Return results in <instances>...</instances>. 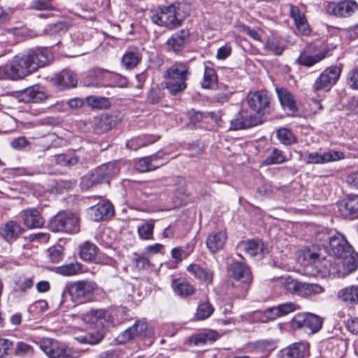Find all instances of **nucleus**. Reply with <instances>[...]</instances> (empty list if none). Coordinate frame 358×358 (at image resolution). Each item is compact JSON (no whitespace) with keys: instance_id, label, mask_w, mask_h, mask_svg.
Masks as SVG:
<instances>
[{"instance_id":"obj_1","label":"nucleus","mask_w":358,"mask_h":358,"mask_svg":"<svg viewBox=\"0 0 358 358\" xmlns=\"http://www.w3.org/2000/svg\"><path fill=\"white\" fill-rule=\"evenodd\" d=\"M52 59V55L47 48L29 50L26 54L17 55L9 63L0 66V80L22 79L46 66Z\"/></svg>"},{"instance_id":"obj_2","label":"nucleus","mask_w":358,"mask_h":358,"mask_svg":"<svg viewBox=\"0 0 358 358\" xmlns=\"http://www.w3.org/2000/svg\"><path fill=\"white\" fill-rule=\"evenodd\" d=\"M299 261L306 267L311 268L314 274L322 278L331 276L341 277V266L337 265L336 259L329 256H322L315 251V247L302 250L299 255Z\"/></svg>"},{"instance_id":"obj_3","label":"nucleus","mask_w":358,"mask_h":358,"mask_svg":"<svg viewBox=\"0 0 358 358\" xmlns=\"http://www.w3.org/2000/svg\"><path fill=\"white\" fill-rule=\"evenodd\" d=\"M189 12V6L187 4L182 2H175L160 7L159 11L154 13L151 20L155 24L172 29L181 24Z\"/></svg>"},{"instance_id":"obj_4","label":"nucleus","mask_w":358,"mask_h":358,"mask_svg":"<svg viewBox=\"0 0 358 358\" xmlns=\"http://www.w3.org/2000/svg\"><path fill=\"white\" fill-rule=\"evenodd\" d=\"M315 241L320 251L322 248L327 252L334 255L335 259H339L351 251L352 245L345 236L336 231L324 229L316 234Z\"/></svg>"},{"instance_id":"obj_5","label":"nucleus","mask_w":358,"mask_h":358,"mask_svg":"<svg viewBox=\"0 0 358 358\" xmlns=\"http://www.w3.org/2000/svg\"><path fill=\"white\" fill-rule=\"evenodd\" d=\"M189 74V67L185 63H174L164 74L165 87L171 95L182 94L187 88L186 81Z\"/></svg>"},{"instance_id":"obj_6","label":"nucleus","mask_w":358,"mask_h":358,"mask_svg":"<svg viewBox=\"0 0 358 358\" xmlns=\"http://www.w3.org/2000/svg\"><path fill=\"white\" fill-rule=\"evenodd\" d=\"M40 348L50 358H80L87 350L69 348L66 344L50 338H43Z\"/></svg>"},{"instance_id":"obj_7","label":"nucleus","mask_w":358,"mask_h":358,"mask_svg":"<svg viewBox=\"0 0 358 358\" xmlns=\"http://www.w3.org/2000/svg\"><path fill=\"white\" fill-rule=\"evenodd\" d=\"M97 289L98 285L95 282L83 280L67 283L64 292L70 295L73 301L85 303L93 298Z\"/></svg>"},{"instance_id":"obj_8","label":"nucleus","mask_w":358,"mask_h":358,"mask_svg":"<svg viewBox=\"0 0 358 358\" xmlns=\"http://www.w3.org/2000/svg\"><path fill=\"white\" fill-rule=\"evenodd\" d=\"M48 227L54 232L76 234L80 231V218L72 212H60L50 220Z\"/></svg>"},{"instance_id":"obj_9","label":"nucleus","mask_w":358,"mask_h":358,"mask_svg":"<svg viewBox=\"0 0 358 358\" xmlns=\"http://www.w3.org/2000/svg\"><path fill=\"white\" fill-rule=\"evenodd\" d=\"M229 272L232 286L240 287L244 296L252 279L250 268L245 264L236 262L231 265Z\"/></svg>"},{"instance_id":"obj_10","label":"nucleus","mask_w":358,"mask_h":358,"mask_svg":"<svg viewBox=\"0 0 358 358\" xmlns=\"http://www.w3.org/2000/svg\"><path fill=\"white\" fill-rule=\"evenodd\" d=\"M283 287L289 293L300 296H308L324 292V289L318 284H310L299 282L290 277L282 278Z\"/></svg>"},{"instance_id":"obj_11","label":"nucleus","mask_w":358,"mask_h":358,"mask_svg":"<svg viewBox=\"0 0 358 358\" xmlns=\"http://www.w3.org/2000/svg\"><path fill=\"white\" fill-rule=\"evenodd\" d=\"M342 70V64L331 66L324 70L312 85L313 92L329 90L338 80Z\"/></svg>"},{"instance_id":"obj_12","label":"nucleus","mask_w":358,"mask_h":358,"mask_svg":"<svg viewBox=\"0 0 358 358\" xmlns=\"http://www.w3.org/2000/svg\"><path fill=\"white\" fill-rule=\"evenodd\" d=\"M247 102L250 109L257 116L262 122V117L269 112L270 97L267 92L259 90L250 92L247 96Z\"/></svg>"},{"instance_id":"obj_13","label":"nucleus","mask_w":358,"mask_h":358,"mask_svg":"<svg viewBox=\"0 0 358 358\" xmlns=\"http://www.w3.org/2000/svg\"><path fill=\"white\" fill-rule=\"evenodd\" d=\"M322 324V322L320 317L308 313L296 314L291 321L292 329H303L310 334L318 331Z\"/></svg>"},{"instance_id":"obj_14","label":"nucleus","mask_w":358,"mask_h":358,"mask_svg":"<svg viewBox=\"0 0 358 358\" xmlns=\"http://www.w3.org/2000/svg\"><path fill=\"white\" fill-rule=\"evenodd\" d=\"M153 331L145 321H137L133 326L122 332L116 338L117 343H124L136 337H150Z\"/></svg>"},{"instance_id":"obj_15","label":"nucleus","mask_w":358,"mask_h":358,"mask_svg":"<svg viewBox=\"0 0 358 358\" xmlns=\"http://www.w3.org/2000/svg\"><path fill=\"white\" fill-rule=\"evenodd\" d=\"M346 352V343L343 339L331 338L322 344V358H342Z\"/></svg>"},{"instance_id":"obj_16","label":"nucleus","mask_w":358,"mask_h":358,"mask_svg":"<svg viewBox=\"0 0 358 358\" xmlns=\"http://www.w3.org/2000/svg\"><path fill=\"white\" fill-rule=\"evenodd\" d=\"M15 98L22 103H40L48 99V95L38 85H33L15 92Z\"/></svg>"},{"instance_id":"obj_17","label":"nucleus","mask_w":358,"mask_h":358,"mask_svg":"<svg viewBox=\"0 0 358 358\" xmlns=\"http://www.w3.org/2000/svg\"><path fill=\"white\" fill-rule=\"evenodd\" d=\"M358 10V3L355 0H343L328 5L327 11L338 17H349Z\"/></svg>"},{"instance_id":"obj_18","label":"nucleus","mask_w":358,"mask_h":358,"mask_svg":"<svg viewBox=\"0 0 358 358\" xmlns=\"http://www.w3.org/2000/svg\"><path fill=\"white\" fill-rule=\"evenodd\" d=\"M260 124V119L247 110H241L230 122V129L239 130Z\"/></svg>"},{"instance_id":"obj_19","label":"nucleus","mask_w":358,"mask_h":358,"mask_svg":"<svg viewBox=\"0 0 358 358\" xmlns=\"http://www.w3.org/2000/svg\"><path fill=\"white\" fill-rule=\"evenodd\" d=\"M120 172V167L116 162L103 164L94 171L93 180L101 182H109V180L116 176Z\"/></svg>"},{"instance_id":"obj_20","label":"nucleus","mask_w":358,"mask_h":358,"mask_svg":"<svg viewBox=\"0 0 358 358\" xmlns=\"http://www.w3.org/2000/svg\"><path fill=\"white\" fill-rule=\"evenodd\" d=\"M309 354V344L306 342H298L289 345L281 350L278 358H304Z\"/></svg>"},{"instance_id":"obj_21","label":"nucleus","mask_w":358,"mask_h":358,"mask_svg":"<svg viewBox=\"0 0 358 358\" xmlns=\"http://www.w3.org/2000/svg\"><path fill=\"white\" fill-rule=\"evenodd\" d=\"M337 265L341 266V277L345 276L358 268V253L354 251L346 252L339 259H336Z\"/></svg>"},{"instance_id":"obj_22","label":"nucleus","mask_w":358,"mask_h":358,"mask_svg":"<svg viewBox=\"0 0 358 358\" xmlns=\"http://www.w3.org/2000/svg\"><path fill=\"white\" fill-rule=\"evenodd\" d=\"M189 36L190 33L187 29H182L173 34L166 42L167 50L175 53L182 51Z\"/></svg>"},{"instance_id":"obj_23","label":"nucleus","mask_w":358,"mask_h":358,"mask_svg":"<svg viewBox=\"0 0 358 358\" xmlns=\"http://www.w3.org/2000/svg\"><path fill=\"white\" fill-rule=\"evenodd\" d=\"M110 314L103 309H92L83 316L85 323L94 325L96 327H104L110 321Z\"/></svg>"},{"instance_id":"obj_24","label":"nucleus","mask_w":358,"mask_h":358,"mask_svg":"<svg viewBox=\"0 0 358 358\" xmlns=\"http://www.w3.org/2000/svg\"><path fill=\"white\" fill-rule=\"evenodd\" d=\"M338 208L341 214L350 219L358 217V195L348 196L346 199L338 203Z\"/></svg>"},{"instance_id":"obj_25","label":"nucleus","mask_w":358,"mask_h":358,"mask_svg":"<svg viewBox=\"0 0 358 358\" xmlns=\"http://www.w3.org/2000/svg\"><path fill=\"white\" fill-rule=\"evenodd\" d=\"M275 92L279 101L284 110L294 113L297 111L296 101L293 94L286 88L275 87Z\"/></svg>"},{"instance_id":"obj_26","label":"nucleus","mask_w":358,"mask_h":358,"mask_svg":"<svg viewBox=\"0 0 358 358\" xmlns=\"http://www.w3.org/2000/svg\"><path fill=\"white\" fill-rule=\"evenodd\" d=\"M299 308L300 306L298 304L292 302H287L268 308L265 315L268 320H273L276 317L285 316Z\"/></svg>"},{"instance_id":"obj_27","label":"nucleus","mask_w":358,"mask_h":358,"mask_svg":"<svg viewBox=\"0 0 358 358\" xmlns=\"http://www.w3.org/2000/svg\"><path fill=\"white\" fill-rule=\"evenodd\" d=\"M289 14L294 21L298 31L302 35H308L310 30L304 12L298 6L292 5Z\"/></svg>"},{"instance_id":"obj_28","label":"nucleus","mask_w":358,"mask_h":358,"mask_svg":"<svg viewBox=\"0 0 358 358\" xmlns=\"http://www.w3.org/2000/svg\"><path fill=\"white\" fill-rule=\"evenodd\" d=\"M113 206L109 201L98 203L90 208L89 214L94 221H99L113 215Z\"/></svg>"},{"instance_id":"obj_29","label":"nucleus","mask_w":358,"mask_h":358,"mask_svg":"<svg viewBox=\"0 0 358 358\" xmlns=\"http://www.w3.org/2000/svg\"><path fill=\"white\" fill-rule=\"evenodd\" d=\"M24 231L21 225L15 221H9L1 229L0 234L8 243L15 241Z\"/></svg>"},{"instance_id":"obj_30","label":"nucleus","mask_w":358,"mask_h":358,"mask_svg":"<svg viewBox=\"0 0 358 358\" xmlns=\"http://www.w3.org/2000/svg\"><path fill=\"white\" fill-rule=\"evenodd\" d=\"M171 287L173 292L177 296L182 298L192 296L196 292V289L194 285L185 278H180L173 280Z\"/></svg>"},{"instance_id":"obj_31","label":"nucleus","mask_w":358,"mask_h":358,"mask_svg":"<svg viewBox=\"0 0 358 358\" xmlns=\"http://www.w3.org/2000/svg\"><path fill=\"white\" fill-rule=\"evenodd\" d=\"M21 217L24 225L29 228H38L44 224V220L41 216L39 211L35 208L22 211Z\"/></svg>"},{"instance_id":"obj_32","label":"nucleus","mask_w":358,"mask_h":358,"mask_svg":"<svg viewBox=\"0 0 358 358\" xmlns=\"http://www.w3.org/2000/svg\"><path fill=\"white\" fill-rule=\"evenodd\" d=\"M227 239V233L224 231L210 234L206 240V245L209 250L215 253L224 246Z\"/></svg>"},{"instance_id":"obj_33","label":"nucleus","mask_w":358,"mask_h":358,"mask_svg":"<svg viewBox=\"0 0 358 358\" xmlns=\"http://www.w3.org/2000/svg\"><path fill=\"white\" fill-rule=\"evenodd\" d=\"M241 247L251 257L262 259L268 252V249L259 240H250L242 243Z\"/></svg>"},{"instance_id":"obj_34","label":"nucleus","mask_w":358,"mask_h":358,"mask_svg":"<svg viewBox=\"0 0 358 358\" xmlns=\"http://www.w3.org/2000/svg\"><path fill=\"white\" fill-rule=\"evenodd\" d=\"M141 60L140 50L136 47H129L127 49L122 58V64L127 69L136 67Z\"/></svg>"},{"instance_id":"obj_35","label":"nucleus","mask_w":358,"mask_h":358,"mask_svg":"<svg viewBox=\"0 0 358 358\" xmlns=\"http://www.w3.org/2000/svg\"><path fill=\"white\" fill-rule=\"evenodd\" d=\"M98 250V248L94 244L86 241L80 247V258L85 261L98 263L100 262Z\"/></svg>"},{"instance_id":"obj_36","label":"nucleus","mask_w":358,"mask_h":358,"mask_svg":"<svg viewBox=\"0 0 358 358\" xmlns=\"http://www.w3.org/2000/svg\"><path fill=\"white\" fill-rule=\"evenodd\" d=\"M187 271L193 275L197 280L209 285L213 280V272L207 268L201 267L196 264H191L187 268Z\"/></svg>"},{"instance_id":"obj_37","label":"nucleus","mask_w":358,"mask_h":358,"mask_svg":"<svg viewBox=\"0 0 358 358\" xmlns=\"http://www.w3.org/2000/svg\"><path fill=\"white\" fill-rule=\"evenodd\" d=\"M55 83L62 89L73 87L77 84L76 76L70 70H64L56 76Z\"/></svg>"},{"instance_id":"obj_38","label":"nucleus","mask_w":358,"mask_h":358,"mask_svg":"<svg viewBox=\"0 0 358 358\" xmlns=\"http://www.w3.org/2000/svg\"><path fill=\"white\" fill-rule=\"evenodd\" d=\"M158 139L159 137L154 135L139 136L128 141L127 147L131 150H137L142 147L156 142Z\"/></svg>"},{"instance_id":"obj_39","label":"nucleus","mask_w":358,"mask_h":358,"mask_svg":"<svg viewBox=\"0 0 358 358\" xmlns=\"http://www.w3.org/2000/svg\"><path fill=\"white\" fill-rule=\"evenodd\" d=\"M218 338V334L212 329H208L205 331L200 332L192 335L189 341L195 345H199L206 343L207 342H214Z\"/></svg>"},{"instance_id":"obj_40","label":"nucleus","mask_w":358,"mask_h":358,"mask_svg":"<svg viewBox=\"0 0 358 358\" xmlns=\"http://www.w3.org/2000/svg\"><path fill=\"white\" fill-rule=\"evenodd\" d=\"M338 296L349 305L358 303V286L352 285L341 289L338 292Z\"/></svg>"},{"instance_id":"obj_41","label":"nucleus","mask_w":358,"mask_h":358,"mask_svg":"<svg viewBox=\"0 0 358 358\" xmlns=\"http://www.w3.org/2000/svg\"><path fill=\"white\" fill-rule=\"evenodd\" d=\"M83 272V265L78 262L66 264L57 268V273L63 276L76 275Z\"/></svg>"},{"instance_id":"obj_42","label":"nucleus","mask_w":358,"mask_h":358,"mask_svg":"<svg viewBox=\"0 0 358 358\" xmlns=\"http://www.w3.org/2000/svg\"><path fill=\"white\" fill-rule=\"evenodd\" d=\"M217 77L213 68L206 66L203 72V78L201 82L203 88H213L217 85Z\"/></svg>"},{"instance_id":"obj_43","label":"nucleus","mask_w":358,"mask_h":358,"mask_svg":"<svg viewBox=\"0 0 358 358\" xmlns=\"http://www.w3.org/2000/svg\"><path fill=\"white\" fill-rule=\"evenodd\" d=\"M80 344L96 345L103 339V334L99 331L87 333L84 335L75 336L73 338Z\"/></svg>"},{"instance_id":"obj_44","label":"nucleus","mask_w":358,"mask_h":358,"mask_svg":"<svg viewBox=\"0 0 358 358\" xmlns=\"http://www.w3.org/2000/svg\"><path fill=\"white\" fill-rule=\"evenodd\" d=\"M287 161V157L285 153L278 149L273 148L271 152L262 162L263 165L279 164Z\"/></svg>"},{"instance_id":"obj_45","label":"nucleus","mask_w":358,"mask_h":358,"mask_svg":"<svg viewBox=\"0 0 358 358\" xmlns=\"http://www.w3.org/2000/svg\"><path fill=\"white\" fill-rule=\"evenodd\" d=\"M214 308L208 301L199 304L194 315L195 320H204L208 318L213 313Z\"/></svg>"},{"instance_id":"obj_46","label":"nucleus","mask_w":358,"mask_h":358,"mask_svg":"<svg viewBox=\"0 0 358 358\" xmlns=\"http://www.w3.org/2000/svg\"><path fill=\"white\" fill-rule=\"evenodd\" d=\"M324 58V55L320 53L315 55H309L306 53H301L297 59L299 64L310 67L315 64L320 62Z\"/></svg>"},{"instance_id":"obj_47","label":"nucleus","mask_w":358,"mask_h":358,"mask_svg":"<svg viewBox=\"0 0 358 358\" xmlns=\"http://www.w3.org/2000/svg\"><path fill=\"white\" fill-rule=\"evenodd\" d=\"M154 229V221L152 220H146L143 224L138 227V234L143 240L152 239Z\"/></svg>"},{"instance_id":"obj_48","label":"nucleus","mask_w":358,"mask_h":358,"mask_svg":"<svg viewBox=\"0 0 358 358\" xmlns=\"http://www.w3.org/2000/svg\"><path fill=\"white\" fill-rule=\"evenodd\" d=\"M148 157L150 164V167H151L152 171L159 168L169 162L167 155L162 151H159L157 153Z\"/></svg>"},{"instance_id":"obj_49","label":"nucleus","mask_w":358,"mask_h":358,"mask_svg":"<svg viewBox=\"0 0 358 358\" xmlns=\"http://www.w3.org/2000/svg\"><path fill=\"white\" fill-rule=\"evenodd\" d=\"M277 138L284 145H292L297 141L292 132L286 128H281L277 131Z\"/></svg>"},{"instance_id":"obj_50","label":"nucleus","mask_w":358,"mask_h":358,"mask_svg":"<svg viewBox=\"0 0 358 358\" xmlns=\"http://www.w3.org/2000/svg\"><path fill=\"white\" fill-rule=\"evenodd\" d=\"M285 45L274 38H268L264 45V49L275 55H280L285 50Z\"/></svg>"},{"instance_id":"obj_51","label":"nucleus","mask_w":358,"mask_h":358,"mask_svg":"<svg viewBox=\"0 0 358 358\" xmlns=\"http://www.w3.org/2000/svg\"><path fill=\"white\" fill-rule=\"evenodd\" d=\"M86 101L89 106L96 108H108L110 105L108 99L103 96H90Z\"/></svg>"},{"instance_id":"obj_52","label":"nucleus","mask_w":358,"mask_h":358,"mask_svg":"<svg viewBox=\"0 0 358 358\" xmlns=\"http://www.w3.org/2000/svg\"><path fill=\"white\" fill-rule=\"evenodd\" d=\"M14 353L17 357L31 356L34 354V349L31 345L19 341L15 345Z\"/></svg>"},{"instance_id":"obj_53","label":"nucleus","mask_w":358,"mask_h":358,"mask_svg":"<svg viewBox=\"0 0 358 358\" xmlns=\"http://www.w3.org/2000/svg\"><path fill=\"white\" fill-rule=\"evenodd\" d=\"M68 29V26L64 22H58L48 24L44 29V33L48 35H60L66 32Z\"/></svg>"},{"instance_id":"obj_54","label":"nucleus","mask_w":358,"mask_h":358,"mask_svg":"<svg viewBox=\"0 0 358 358\" xmlns=\"http://www.w3.org/2000/svg\"><path fill=\"white\" fill-rule=\"evenodd\" d=\"M192 251V249L189 251H186L183 250L182 247L173 248L171 252V257L174 259V262L172 264V267L176 268V265L181 262L183 259L187 257Z\"/></svg>"},{"instance_id":"obj_55","label":"nucleus","mask_w":358,"mask_h":358,"mask_svg":"<svg viewBox=\"0 0 358 358\" xmlns=\"http://www.w3.org/2000/svg\"><path fill=\"white\" fill-rule=\"evenodd\" d=\"M50 261L52 263H58L63 259L64 248L60 245H54L48 250Z\"/></svg>"},{"instance_id":"obj_56","label":"nucleus","mask_w":358,"mask_h":358,"mask_svg":"<svg viewBox=\"0 0 358 358\" xmlns=\"http://www.w3.org/2000/svg\"><path fill=\"white\" fill-rule=\"evenodd\" d=\"M55 162L61 166H73L78 163V158L73 155L59 154L55 156Z\"/></svg>"},{"instance_id":"obj_57","label":"nucleus","mask_w":358,"mask_h":358,"mask_svg":"<svg viewBox=\"0 0 358 358\" xmlns=\"http://www.w3.org/2000/svg\"><path fill=\"white\" fill-rule=\"evenodd\" d=\"M324 163L334 162L342 160L345 158V154L341 151L331 150L324 152Z\"/></svg>"},{"instance_id":"obj_58","label":"nucleus","mask_w":358,"mask_h":358,"mask_svg":"<svg viewBox=\"0 0 358 358\" xmlns=\"http://www.w3.org/2000/svg\"><path fill=\"white\" fill-rule=\"evenodd\" d=\"M306 163L310 164H324V152L320 154L316 152H307L306 154Z\"/></svg>"},{"instance_id":"obj_59","label":"nucleus","mask_w":358,"mask_h":358,"mask_svg":"<svg viewBox=\"0 0 358 358\" xmlns=\"http://www.w3.org/2000/svg\"><path fill=\"white\" fill-rule=\"evenodd\" d=\"M150 159L149 157H145L139 159L135 164V168L139 172L145 173L152 171L151 167H150Z\"/></svg>"},{"instance_id":"obj_60","label":"nucleus","mask_w":358,"mask_h":358,"mask_svg":"<svg viewBox=\"0 0 358 358\" xmlns=\"http://www.w3.org/2000/svg\"><path fill=\"white\" fill-rule=\"evenodd\" d=\"M31 6L33 8L39 10H50L53 9L50 0H36L32 3Z\"/></svg>"},{"instance_id":"obj_61","label":"nucleus","mask_w":358,"mask_h":358,"mask_svg":"<svg viewBox=\"0 0 358 358\" xmlns=\"http://www.w3.org/2000/svg\"><path fill=\"white\" fill-rule=\"evenodd\" d=\"M93 176L94 171L90 175H86L82 178L80 185L83 189H87L97 184L101 183L100 181H96L95 180H93Z\"/></svg>"},{"instance_id":"obj_62","label":"nucleus","mask_w":358,"mask_h":358,"mask_svg":"<svg viewBox=\"0 0 358 358\" xmlns=\"http://www.w3.org/2000/svg\"><path fill=\"white\" fill-rule=\"evenodd\" d=\"M257 347L264 352H270L276 348V345L273 341L262 340L257 342Z\"/></svg>"},{"instance_id":"obj_63","label":"nucleus","mask_w":358,"mask_h":358,"mask_svg":"<svg viewBox=\"0 0 358 358\" xmlns=\"http://www.w3.org/2000/svg\"><path fill=\"white\" fill-rule=\"evenodd\" d=\"M164 248V245L160 243H155L154 245H150L146 246L144 248L143 253L147 257H150V256L162 252V249Z\"/></svg>"},{"instance_id":"obj_64","label":"nucleus","mask_w":358,"mask_h":358,"mask_svg":"<svg viewBox=\"0 0 358 358\" xmlns=\"http://www.w3.org/2000/svg\"><path fill=\"white\" fill-rule=\"evenodd\" d=\"M348 83L352 89L358 90V69L348 73Z\"/></svg>"}]
</instances>
